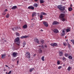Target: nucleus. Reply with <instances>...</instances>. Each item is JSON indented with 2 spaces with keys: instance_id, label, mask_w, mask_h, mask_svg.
Segmentation results:
<instances>
[{
  "instance_id": "obj_1",
  "label": "nucleus",
  "mask_w": 74,
  "mask_h": 74,
  "mask_svg": "<svg viewBox=\"0 0 74 74\" xmlns=\"http://www.w3.org/2000/svg\"><path fill=\"white\" fill-rule=\"evenodd\" d=\"M57 8L60 11H64L65 10V7L63 6L62 5H58L57 6Z\"/></svg>"
},
{
  "instance_id": "obj_2",
  "label": "nucleus",
  "mask_w": 74,
  "mask_h": 74,
  "mask_svg": "<svg viewBox=\"0 0 74 74\" xmlns=\"http://www.w3.org/2000/svg\"><path fill=\"white\" fill-rule=\"evenodd\" d=\"M19 38L17 37L14 40V42H16L17 44H20V42H19Z\"/></svg>"
},
{
  "instance_id": "obj_3",
  "label": "nucleus",
  "mask_w": 74,
  "mask_h": 74,
  "mask_svg": "<svg viewBox=\"0 0 74 74\" xmlns=\"http://www.w3.org/2000/svg\"><path fill=\"white\" fill-rule=\"evenodd\" d=\"M25 56L27 57L28 58H30V54L28 52L26 53Z\"/></svg>"
},
{
  "instance_id": "obj_4",
  "label": "nucleus",
  "mask_w": 74,
  "mask_h": 74,
  "mask_svg": "<svg viewBox=\"0 0 74 74\" xmlns=\"http://www.w3.org/2000/svg\"><path fill=\"white\" fill-rule=\"evenodd\" d=\"M43 24H44V26L46 27H48V23H47V22L43 21Z\"/></svg>"
},
{
  "instance_id": "obj_5",
  "label": "nucleus",
  "mask_w": 74,
  "mask_h": 74,
  "mask_svg": "<svg viewBox=\"0 0 74 74\" xmlns=\"http://www.w3.org/2000/svg\"><path fill=\"white\" fill-rule=\"evenodd\" d=\"M53 32L55 33H59V30H58V29H53Z\"/></svg>"
},
{
  "instance_id": "obj_6",
  "label": "nucleus",
  "mask_w": 74,
  "mask_h": 74,
  "mask_svg": "<svg viewBox=\"0 0 74 74\" xmlns=\"http://www.w3.org/2000/svg\"><path fill=\"white\" fill-rule=\"evenodd\" d=\"M64 14H63V13H61L60 16V18H63L65 16Z\"/></svg>"
},
{
  "instance_id": "obj_7",
  "label": "nucleus",
  "mask_w": 74,
  "mask_h": 74,
  "mask_svg": "<svg viewBox=\"0 0 74 74\" xmlns=\"http://www.w3.org/2000/svg\"><path fill=\"white\" fill-rule=\"evenodd\" d=\"M50 45H51V46H52L53 47H54L56 46H57V45H58L57 44V43H54L51 44H50Z\"/></svg>"
},
{
  "instance_id": "obj_8",
  "label": "nucleus",
  "mask_w": 74,
  "mask_h": 74,
  "mask_svg": "<svg viewBox=\"0 0 74 74\" xmlns=\"http://www.w3.org/2000/svg\"><path fill=\"white\" fill-rule=\"evenodd\" d=\"M58 23H59L58 21H54L52 25H57V24H58Z\"/></svg>"
},
{
  "instance_id": "obj_9",
  "label": "nucleus",
  "mask_w": 74,
  "mask_h": 74,
  "mask_svg": "<svg viewBox=\"0 0 74 74\" xmlns=\"http://www.w3.org/2000/svg\"><path fill=\"white\" fill-rule=\"evenodd\" d=\"M28 8L29 10H30V9H32V10H34V8L32 6H30L28 7Z\"/></svg>"
},
{
  "instance_id": "obj_10",
  "label": "nucleus",
  "mask_w": 74,
  "mask_h": 74,
  "mask_svg": "<svg viewBox=\"0 0 74 74\" xmlns=\"http://www.w3.org/2000/svg\"><path fill=\"white\" fill-rule=\"evenodd\" d=\"M59 54L60 56H63V52H62V51H59Z\"/></svg>"
},
{
  "instance_id": "obj_11",
  "label": "nucleus",
  "mask_w": 74,
  "mask_h": 74,
  "mask_svg": "<svg viewBox=\"0 0 74 74\" xmlns=\"http://www.w3.org/2000/svg\"><path fill=\"white\" fill-rule=\"evenodd\" d=\"M21 37V39H23V38H27V37H28V36H23Z\"/></svg>"
},
{
  "instance_id": "obj_12",
  "label": "nucleus",
  "mask_w": 74,
  "mask_h": 74,
  "mask_svg": "<svg viewBox=\"0 0 74 74\" xmlns=\"http://www.w3.org/2000/svg\"><path fill=\"white\" fill-rule=\"evenodd\" d=\"M5 55H6V54H2L1 55V58L2 59H4L5 58Z\"/></svg>"
},
{
  "instance_id": "obj_13",
  "label": "nucleus",
  "mask_w": 74,
  "mask_h": 74,
  "mask_svg": "<svg viewBox=\"0 0 74 74\" xmlns=\"http://www.w3.org/2000/svg\"><path fill=\"white\" fill-rule=\"evenodd\" d=\"M17 55H18V53H17L14 52L13 53V56L14 57L16 56Z\"/></svg>"
},
{
  "instance_id": "obj_14",
  "label": "nucleus",
  "mask_w": 74,
  "mask_h": 74,
  "mask_svg": "<svg viewBox=\"0 0 74 74\" xmlns=\"http://www.w3.org/2000/svg\"><path fill=\"white\" fill-rule=\"evenodd\" d=\"M65 34V32H64V30H63L62 31V33L61 34L62 36H64Z\"/></svg>"
},
{
  "instance_id": "obj_15",
  "label": "nucleus",
  "mask_w": 74,
  "mask_h": 74,
  "mask_svg": "<svg viewBox=\"0 0 74 74\" xmlns=\"http://www.w3.org/2000/svg\"><path fill=\"white\" fill-rule=\"evenodd\" d=\"M34 68H31L29 70V72L30 73H31V72H32L33 70H34Z\"/></svg>"
},
{
  "instance_id": "obj_16",
  "label": "nucleus",
  "mask_w": 74,
  "mask_h": 74,
  "mask_svg": "<svg viewBox=\"0 0 74 74\" xmlns=\"http://www.w3.org/2000/svg\"><path fill=\"white\" fill-rule=\"evenodd\" d=\"M23 29H26V28L27 27V25H25L23 26Z\"/></svg>"
},
{
  "instance_id": "obj_17",
  "label": "nucleus",
  "mask_w": 74,
  "mask_h": 74,
  "mask_svg": "<svg viewBox=\"0 0 74 74\" xmlns=\"http://www.w3.org/2000/svg\"><path fill=\"white\" fill-rule=\"evenodd\" d=\"M16 8H17V6H14L12 8V10H15Z\"/></svg>"
},
{
  "instance_id": "obj_18",
  "label": "nucleus",
  "mask_w": 74,
  "mask_h": 74,
  "mask_svg": "<svg viewBox=\"0 0 74 74\" xmlns=\"http://www.w3.org/2000/svg\"><path fill=\"white\" fill-rule=\"evenodd\" d=\"M41 14L42 15H47V14L44 12H41Z\"/></svg>"
},
{
  "instance_id": "obj_19",
  "label": "nucleus",
  "mask_w": 74,
  "mask_h": 74,
  "mask_svg": "<svg viewBox=\"0 0 74 74\" xmlns=\"http://www.w3.org/2000/svg\"><path fill=\"white\" fill-rule=\"evenodd\" d=\"M39 53H42V51L40 49H39Z\"/></svg>"
},
{
  "instance_id": "obj_20",
  "label": "nucleus",
  "mask_w": 74,
  "mask_h": 74,
  "mask_svg": "<svg viewBox=\"0 0 74 74\" xmlns=\"http://www.w3.org/2000/svg\"><path fill=\"white\" fill-rule=\"evenodd\" d=\"M35 42L38 43V44H39V40H38V39H35Z\"/></svg>"
},
{
  "instance_id": "obj_21",
  "label": "nucleus",
  "mask_w": 74,
  "mask_h": 74,
  "mask_svg": "<svg viewBox=\"0 0 74 74\" xmlns=\"http://www.w3.org/2000/svg\"><path fill=\"white\" fill-rule=\"evenodd\" d=\"M71 67H70V66H69L67 68V70H68V71H70V70H71Z\"/></svg>"
},
{
  "instance_id": "obj_22",
  "label": "nucleus",
  "mask_w": 74,
  "mask_h": 74,
  "mask_svg": "<svg viewBox=\"0 0 74 74\" xmlns=\"http://www.w3.org/2000/svg\"><path fill=\"white\" fill-rule=\"evenodd\" d=\"M72 10H73V9L71 7H69L68 8V10L69 11H72Z\"/></svg>"
},
{
  "instance_id": "obj_23",
  "label": "nucleus",
  "mask_w": 74,
  "mask_h": 74,
  "mask_svg": "<svg viewBox=\"0 0 74 74\" xmlns=\"http://www.w3.org/2000/svg\"><path fill=\"white\" fill-rule=\"evenodd\" d=\"M36 13L35 12H34L32 14V18H34V16H36Z\"/></svg>"
},
{
  "instance_id": "obj_24",
  "label": "nucleus",
  "mask_w": 74,
  "mask_h": 74,
  "mask_svg": "<svg viewBox=\"0 0 74 74\" xmlns=\"http://www.w3.org/2000/svg\"><path fill=\"white\" fill-rule=\"evenodd\" d=\"M40 20H42V18H43V16L42 14H41L40 15Z\"/></svg>"
},
{
  "instance_id": "obj_25",
  "label": "nucleus",
  "mask_w": 74,
  "mask_h": 74,
  "mask_svg": "<svg viewBox=\"0 0 74 74\" xmlns=\"http://www.w3.org/2000/svg\"><path fill=\"white\" fill-rule=\"evenodd\" d=\"M40 3L42 4V3H44V1L43 0H40Z\"/></svg>"
},
{
  "instance_id": "obj_26",
  "label": "nucleus",
  "mask_w": 74,
  "mask_h": 74,
  "mask_svg": "<svg viewBox=\"0 0 74 74\" xmlns=\"http://www.w3.org/2000/svg\"><path fill=\"white\" fill-rule=\"evenodd\" d=\"M26 44L25 42H24L23 43V45L24 46H23V47H25V45Z\"/></svg>"
},
{
  "instance_id": "obj_27",
  "label": "nucleus",
  "mask_w": 74,
  "mask_h": 74,
  "mask_svg": "<svg viewBox=\"0 0 74 74\" xmlns=\"http://www.w3.org/2000/svg\"><path fill=\"white\" fill-rule=\"evenodd\" d=\"M68 58L69 59H73V57L71 56H69L68 57Z\"/></svg>"
},
{
  "instance_id": "obj_28",
  "label": "nucleus",
  "mask_w": 74,
  "mask_h": 74,
  "mask_svg": "<svg viewBox=\"0 0 74 74\" xmlns=\"http://www.w3.org/2000/svg\"><path fill=\"white\" fill-rule=\"evenodd\" d=\"M63 45H64V46H67V43H65V42L63 43Z\"/></svg>"
},
{
  "instance_id": "obj_29",
  "label": "nucleus",
  "mask_w": 74,
  "mask_h": 74,
  "mask_svg": "<svg viewBox=\"0 0 74 74\" xmlns=\"http://www.w3.org/2000/svg\"><path fill=\"white\" fill-rule=\"evenodd\" d=\"M66 32H70V31H71V30L70 29H66Z\"/></svg>"
},
{
  "instance_id": "obj_30",
  "label": "nucleus",
  "mask_w": 74,
  "mask_h": 74,
  "mask_svg": "<svg viewBox=\"0 0 74 74\" xmlns=\"http://www.w3.org/2000/svg\"><path fill=\"white\" fill-rule=\"evenodd\" d=\"M34 7H37L38 6L37 5V3L34 4Z\"/></svg>"
},
{
  "instance_id": "obj_31",
  "label": "nucleus",
  "mask_w": 74,
  "mask_h": 74,
  "mask_svg": "<svg viewBox=\"0 0 74 74\" xmlns=\"http://www.w3.org/2000/svg\"><path fill=\"white\" fill-rule=\"evenodd\" d=\"M16 34L17 36H19V33L18 32L16 33Z\"/></svg>"
},
{
  "instance_id": "obj_32",
  "label": "nucleus",
  "mask_w": 74,
  "mask_h": 74,
  "mask_svg": "<svg viewBox=\"0 0 74 74\" xmlns=\"http://www.w3.org/2000/svg\"><path fill=\"white\" fill-rule=\"evenodd\" d=\"M64 55L66 57H67V56H69V54L67 53H65L64 54Z\"/></svg>"
},
{
  "instance_id": "obj_33",
  "label": "nucleus",
  "mask_w": 74,
  "mask_h": 74,
  "mask_svg": "<svg viewBox=\"0 0 74 74\" xmlns=\"http://www.w3.org/2000/svg\"><path fill=\"white\" fill-rule=\"evenodd\" d=\"M10 17V14H8L6 16V17L8 18H9Z\"/></svg>"
},
{
  "instance_id": "obj_34",
  "label": "nucleus",
  "mask_w": 74,
  "mask_h": 74,
  "mask_svg": "<svg viewBox=\"0 0 74 74\" xmlns=\"http://www.w3.org/2000/svg\"><path fill=\"white\" fill-rule=\"evenodd\" d=\"M42 60V61H44V56H43L42 58H41Z\"/></svg>"
},
{
  "instance_id": "obj_35",
  "label": "nucleus",
  "mask_w": 74,
  "mask_h": 74,
  "mask_svg": "<svg viewBox=\"0 0 74 74\" xmlns=\"http://www.w3.org/2000/svg\"><path fill=\"white\" fill-rule=\"evenodd\" d=\"M16 27H15V28H12V30L13 31H15V30H16Z\"/></svg>"
},
{
  "instance_id": "obj_36",
  "label": "nucleus",
  "mask_w": 74,
  "mask_h": 74,
  "mask_svg": "<svg viewBox=\"0 0 74 74\" xmlns=\"http://www.w3.org/2000/svg\"><path fill=\"white\" fill-rule=\"evenodd\" d=\"M71 42H72L73 44H74V39H73V40H71Z\"/></svg>"
},
{
  "instance_id": "obj_37",
  "label": "nucleus",
  "mask_w": 74,
  "mask_h": 74,
  "mask_svg": "<svg viewBox=\"0 0 74 74\" xmlns=\"http://www.w3.org/2000/svg\"><path fill=\"white\" fill-rule=\"evenodd\" d=\"M6 14V13H5V12L4 11L3 13H2V15H3L4 16Z\"/></svg>"
},
{
  "instance_id": "obj_38",
  "label": "nucleus",
  "mask_w": 74,
  "mask_h": 74,
  "mask_svg": "<svg viewBox=\"0 0 74 74\" xmlns=\"http://www.w3.org/2000/svg\"><path fill=\"white\" fill-rule=\"evenodd\" d=\"M44 40H42L41 41V42L42 43V44H44Z\"/></svg>"
},
{
  "instance_id": "obj_39",
  "label": "nucleus",
  "mask_w": 74,
  "mask_h": 74,
  "mask_svg": "<svg viewBox=\"0 0 74 74\" xmlns=\"http://www.w3.org/2000/svg\"><path fill=\"white\" fill-rule=\"evenodd\" d=\"M62 19V21H65V18H61Z\"/></svg>"
},
{
  "instance_id": "obj_40",
  "label": "nucleus",
  "mask_w": 74,
  "mask_h": 74,
  "mask_svg": "<svg viewBox=\"0 0 74 74\" xmlns=\"http://www.w3.org/2000/svg\"><path fill=\"white\" fill-rule=\"evenodd\" d=\"M39 47H40V48H42L43 49V48H44V46H39Z\"/></svg>"
},
{
  "instance_id": "obj_41",
  "label": "nucleus",
  "mask_w": 74,
  "mask_h": 74,
  "mask_svg": "<svg viewBox=\"0 0 74 74\" xmlns=\"http://www.w3.org/2000/svg\"><path fill=\"white\" fill-rule=\"evenodd\" d=\"M62 60H66V58H64V57H63L62 58Z\"/></svg>"
},
{
  "instance_id": "obj_42",
  "label": "nucleus",
  "mask_w": 74,
  "mask_h": 74,
  "mask_svg": "<svg viewBox=\"0 0 74 74\" xmlns=\"http://www.w3.org/2000/svg\"><path fill=\"white\" fill-rule=\"evenodd\" d=\"M57 64L59 65V64H60V61H58L57 62Z\"/></svg>"
},
{
  "instance_id": "obj_43",
  "label": "nucleus",
  "mask_w": 74,
  "mask_h": 74,
  "mask_svg": "<svg viewBox=\"0 0 74 74\" xmlns=\"http://www.w3.org/2000/svg\"><path fill=\"white\" fill-rule=\"evenodd\" d=\"M68 47L69 48H70V47H71V45H70L69 43H68Z\"/></svg>"
},
{
  "instance_id": "obj_44",
  "label": "nucleus",
  "mask_w": 74,
  "mask_h": 74,
  "mask_svg": "<svg viewBox=\"0 0 74 74\" xmlns=\"http://www.w3.org/2000/svg\"><path fill=\"white\" fill-rule=\"evenodd\" d=\"M62 68V66H60L58 67V69H60Z\"/></svg>"
},
{
  "instance_id": "obj_45",
  "label": "nucleus",
  "mask_w": 74,
  "mask_h": 74,
  "mask_svg": "<svg viewBox=\"0 0 74 74\" xmlns=\"http://www.w3.org/2000/svg\"><path fill=\"white\" fill-rule=\"evenodd\" d=\"M7 11H8V10H7V9H6L5 10V11H4V12H7Z\"/></svg>"
},
{
  "instance_id": "obj_46",
  "label": "nucleus",
  "mask_w": 74,
  "mask_h": 74,
  "mask_svg": "<svg viewBox=\"0 0 74 74\" xmlns=\"http://www.w3.org/2000/svg\"><path fill=\"white\" fill-rule=\"evenodd\" d=\"M11 71H10L9 72V73H8V74H11Z\"/></svg>"
},
{
  "instance_id": "obj_47",
  "label": "nucleus",
  "mask_w": 74,
  "mask_h": 74,
  "mask_svg": "<svg viewBox=\"0 0 74 74\" xmlns=\"http://www.w3.org/2000/svg\"><path fill=\"white\" fill-rule=\"evenodd\" d=\"M45 48H47V45H45Z\"/></svg>"
},
{
  "instance_id": "obj_48",
  "label": "nucleus",
  "mask_w": 74,
  "mask_h": 74,
  "mask_svg": "<svg viewBox=\"0 0 74 74\" xmlns=\"http://www.w3.org/2000/svg\"><path fill=\"white\" fill-rule=\"evenodd\" d=\"M17 64H18V63H19V61H17Z\"/></svg>"
},
{
  "instance_id": "obj_49",
  "label": "nucleus",
  "mask_w": 74,
  "mask_h": 74,
  "mask_svg": "<svg viewBox=\"0 0 74 74\" xmlns=\"http://www.w3.org/2000/svg\"><path fill=\"white\" fill-rule=\"evenodd\" d=\"M18 29H21V27H18Z\"/></svg>"
},
{
  "instance_id": "obj_50",
  "label": "nucleus",
  "mask_w": 74,
  "mask_h": 74,
  "mask_svg": "<svg viewBox=\"0 0 74 74\" xmlns=\"http://www.w3.org/2000/svg\"><path fill=\"white\" fill-rule=\"evenodd\" d=\"M34 1H36V2H37V1H38V0H34Z\"/></svg>"
},
{
  "instance_id": "obj_51",
  "label": "nucleus",
  "mask_w": 74,
  "mask_h": 74,
  "mask_svg": "<svg viewBox=\"0 0 74 74\" xmlns=\"http://www.w3.org/2000/svg\"><path fill=\"white\" fill-rule=\"evenodd\" d=\"M5 66L6 67H8V66L7 65H5Z\"/></svg>"
},
{
  "instance_id": "obj_52",
  "label": "nucleus",
  "mask_w": 74,
  "mask_h": 74,
  "mask_svg": "<svg viewBox=\"0 0 74 74\" xmlns=\"http://www.w3.org/2000/svg\"><path fill=\"white\" fill-rule=\"evenodd\" d=\"M66 41H67V43H69V42H68V40H66Z\"/></svg>"
},
{
  "instance_id": "obj_53",
  "label": "nucleus",
  "mask_w": 74,
  "mask_h": 74,
  "mask_svg": "<svg viewBox=\"0 0 74 74\" xmlns=\"http://www.w3.org/2000/svg\"><path fill=\"white\" fill-rule=\"evenodd\" d=\"M36 54H34V57L35 56H36Z\"/></svg>"
},
{
  "instance_id": "obj_54",
  "label": "nucleus",
  "mask_w": 74,
  "mask_h": 74,
  "mask_svg": "<svg viewBox=\"0 0 74 74\" xmlns=\"http://www.w3.org/2000/svg\"><path fill=\"white\" fill-rule=\"evenodd\" d=\"M40 31H42V32H43V30H42V29H41L40 30Z\"/></svg>"
},
{
  "instance_id": "obj_55",
  "label": "nucleus",
  "mask_w": 74,
  "mask_h": 74,
  "mask_svg": "<svg viewBox=\"0 0 74 74\" xmlns=\"http://www.w3.org/2000/svg\"><path fill=\"white\" fill-rule=\"evenodd\" d=\"M63 66H65V64H64V65H63Z\"/></svg>"
},
{
  "instance_id": "obj_56",
  "label": "nucleus",
  "mask_w": 74,
  "mask_h": 74,
  "mask_svg": "<svg viewBox=\"0 0 74 74\" xmlns=\"http://www.w3.org/2000/svg\"><path fill=\"white\" fill-rule=\"evenodd\" d=\"M71 5V7H72V5Z\"/></svg>"
},
{
  "instance_id": "obj_57",
  "label": "nucleus",
  "mask_w": 74,
  "mask_h": 74,
  "mask_svg": "<svg viewBox=\"0 0 74 74\" xmlns=\"http://www.w3.org/2000/svg\"><path fill=\"white\" fill-rule=\"evenodd\" d=\"M65 0H62V1H64Z\"/></svg>"
},
{
  "instance_id": "obj_58",
  "label": "nucleus",
  "mask_w": 74,
  "mask_h": 74,
  "mask_svg": "<svg viewBox=\"0 0 74 74\" xmlns=\"http://www.w3.org/2000/svg\"><path fill=\"white\" fill-rule=\"evenodd\" d=\"M65 38H67V36H65Z\"/></svg>"
},
{
  "instance_id": "obj_59",
  "label": "nucleus",
  "mask_w": 74,
  "mask_h": 74,
  "mask_svg": "<svg viewBox=\"0 0 74 74\" xmlns=\"http://www.w3.org/2000/svg\"><path fill=\"white\" fill-rule=\"evenodd\" d=\"M73 16H74V14H73Z\"/></svg>"
},
{
  "instance_id": "obj_60",
  "label": "nucleus",
  "mask_w": 74,
  "mask_h": 74,
  "mask_svg": "<svg viewBox=\"0 0 74 74\" xmlns=\"http://www.w3.org/2000/svg\"><path fill=\"white\" fill-rule=\"evenodd\" d=\"M7 72H6V73L7 74Z\"/></svg>"
},
{
  "instance_id": "obj_61",
  "label": "nucleus",
  "mask_w": 74,
  "mask_h": 74,
  "mask_svg": "<svg viewBox=\"0 0 74 74\" xmlns=\"http://www.w3.org/2000/svg\"><path fill=\"white\" fill-rule=\"evenodd\" d=\"M69 29H71V28H69Z\"/></svg>"
}]
</instances>
